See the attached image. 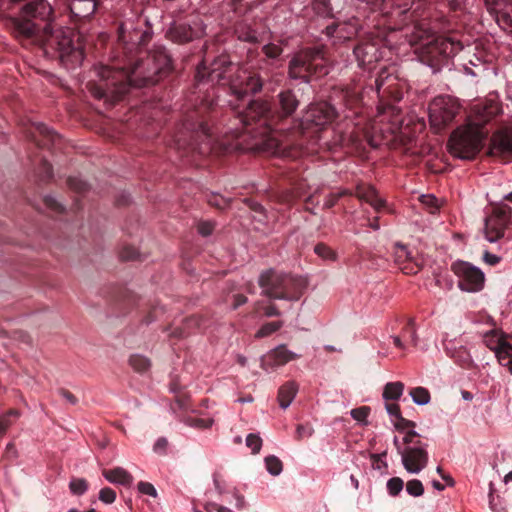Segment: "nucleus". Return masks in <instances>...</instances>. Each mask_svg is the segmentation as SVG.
<instances>
[{
	"label": "nucleus",
	"mask_w": 512,
	"mask_h": 512,
	"mask_svg": "<svg viewBox=\"0 0 512 512\" xmlns=\"http://www.w3.org/2000/svg\"><path fill=\"white\" fill-rule=\"evenodd\" d=\"M338 116L337 109L329 102L311 104L299 122L298 130L303 136L316 137L323 127L331 124Z\"/></svg>",
	"instance_id": "11"
},
{
	"label": "nucleus",
	"mask_w": 512,
	"mask_h": 512,
	"mask_svg": "<svg viewBox=\"0 0 512 512\" xmlns=\"http://www.w3.org/2000/svg\"><path fill=\"white\" fill-rule=\"evenodd\" d=\"M392 256L394 263L404 274L414 275L421 269V263L415 259L412 253L403 244L396 243L393 246Z\"/></svg>",
	"instance_id": "21"
},
{
	"label": "nucleus",
	"mask_w": 512,
	"mask_h": 512,
	"mask_svg": "<svg viewBox=\"0 0 512 512\" xmlns=\"http://www.w3.org/2000/svg\"><path fill=\"white\" fill-rule=\"evenodd\" d=\"M244 202L252 211H255L257 213L264 212V207L259 202L250 198H246Z\"/></svg>",
	"instance_id": "64"
},
{
	"label": "nucleus",
	"mask_w": 512,
	"mask_h": 512,
	"mask_svg": "<svg viewBox=\"0 0 512 512\" xmlns=\"http://www.w3.org/2000/svg\"><path fill=\"white\" fill-rule=\"evenodd\" d=\"M256 309H262L263 310V313L266 317H274V316H280L281 315V312L279 311V309L277 308V306L273 303H270L266 306H263L261 307V302L258 301L256 303Z\"/></svg>",
	"instance_id": "56"
},
{
	"label": "nucleus",
	"mask_w": 512,
	"mask_h": 512,
	"mask_svg": "<svg viewBox=\"0 0 512 512\" xmlns=\"http://www.w3.org/2000/svg\"><path fill=\"white\" fill-rule=\"evenodd\" d=\"M204 34V28L201 23L194 22L193 25L187 23L174 22L166 31V38L173 43L183 45L189 43Z\"/></svg>",
	"instance_id": "18"
},
{
	"label": "nucleus",
	"mask_w": 512,
	"mask_h": 512,
	"mask_svg": "<svg viewBox=\"0 0 512 512\" xmlns=\"http://www.w3.org/2000/svg\"><path fill=\"white\" fill-rule=\"evenodd\" d=\"M512 208L507 204H495L492 212L485 219V238L493 243L503 238L511 220Z\"/></svg>",
	"instance_id": "15"
},
{
	"label": "nucleus",
	"mask_w": 512,
	"mask_h": 512,
	"mask_svg": "<svg viewBox=\"0 0 512 512\" xmlns=\"http://www.w3.org/2000/svg\"><path fill=\"white\" fill-rule=\"evenodd\" d=\"M413 401L418 405H425L430 402V393L424 387H415L410 390Z\"/></svg>",
	"instance_id": "37"
},
{
	"label": "nucleus",
	"mask_w": 512,
	"mask_h": 512,
	"mask_svg": "<svg viewBox=\"0 0 512 512\" xmlns=\"http://www.w3.org/2000/svg\"><path fill=\"white\" fill-rule=\"evenodd\" d=\"M20 412L16 409H10L6 413L0 415V438H2L7 430L12 426L14 421L18 419Z\"/></svg>",
	"instance_id": "32"
},
{
	"label": "nucleus",
	"mask_w": 512,
	"mask_h": 512,
	"mask_svg": "<svg viewBox=\"0 0 512 512\" xmlns=\"http://www.w3.org/2000/svg\"><path fill=\"white\" fill-rule=\"evenodd\" d=\"M415 10L410 13L407 24L412 23L411 44L419 45L416 49L421 62L433 69H439L449 59L454 57L463 48L460 41L444 36L433 35L424 21H418L414 16Z\"/></svg>",
	"instance_id": "5"
},
{
	"label": "nucleus",
	"mask_w": 512,
	"mask_h": 512,
	"mask_svg": "<svg viewBox=\"0 0 512 512\" xmlns=\"http://www.w3.org/2000/svg\"><path fill=\"white\" fill-rule=\"evenodd\" d=\"M122 260H137L140 257L138 250L133 246H124L120 252Z\"/></svg>",
	"instance_id": "52"
},
{
	"label": "nucleus",
	"mask_w": 512,
	"mask_h": 512,
	"mask_svg": "<svg viewBox=\"0 0 512 512\" xmlns=\"http://www.w3.org/2000/svg\"><path fill=\"white\" fill-rule=\"evenodd\" d=\"M197 229L202 236H209L214 230V225L210 222H200Z\"/></svg>",
	"instance_id": "60"
},
{
	"label": "nucleus",
	"mask_w": 512,
	"mask_h": 512,
	"mask_svg": "<svg viewBox=\"0 0 512 512\" xmlns=\"http://www.w3.org/2000/svg\"><path fill=\"white\" fill-rule=\"evenodd\" d=\"M313 10L315 13L324 18L334 17V10L330 0H314Z\"/></svg>",
	"instance_id": "34"
},
{
	"label": "nucleus",
	"mask_w": 512,
	"mask_h": 512,
	"mask_svg": "<svg viewBox=\"0 0 512 512\" xmlns=\"http://www.w3.org/2000/svg\"><path fill=\"white\" fill-rule=\"evenodd\" d=\"M238 37L240 40L246 42L254 43L258 41V33L250 28L239 30Z\"/></svg>",
	"instance_id": "53"
},
{
	"label": "nucleus",
	"mask_w": 512,
	"mask_h": 512,
	"mask_svg": "<svg viewBox=\"0 0 512 512\" xmlns=\"http://www.w3.org/2000/svg\"><path fill=\"white\" fill-rule=\"evenodd\" d=\"M44 204L46 205L47 208H49L55 212H58V213H61L64 210L63 206L56 199H54L51 196L44 197Z\"/></svg>",
	"instance_id": "59"
},
{
	"label": "nucleus",
	"mask_w": 512,
	"mask_h": 512,
	"mask_svg": "<svg viewBox=\"0 0 512 512\" xmlns=\"http://www.w3.org/2000/svg\"><path fill=\"white\" fill-rule=\"evenodd\" d=\"M183 422L186 425L194 427V428L205 429V428H209L212 426L213 420L187 416V417L183 418Z\"/></svg>",
	"instance_id": "41"
},
{
	"label": "nucleus",
	"mask_w": 512,
	"mask_h": 512,
	"mask_svg": "<svg viewBox=\"0 0 512 512\" xmlns=\"http://www.w3.org/2000/svg\"><path fill=\"white\" fill-rule=\"evenodd\" d=\"M204 508L207 512H233L229 508L213 502L207 503Z\"/></svg>",
	"instance_id": "63"
},
{
	"label": "nucleus",
	"mask_w": 512,
	"mask_h": 512,
	"mask_svg": "<svg viewBox=\"0 0 512 512\" xmlns=\"http://www.w3.org/2000/svg\"><path fill=\"white\" fill-rule=\"evenodd\" d=\"M355 196L369 203L376 211H380L385 206V201L378 197L373 186L360 183L356 186Z\"/></svg>",
	"instance_id": "26"
},
{
	"label": "nucleus",
	"mask_w": 512,
	"mask_h": 512,
	"mask_svg": "<svg viewBox=\"0 0 512 512\" xmlns=\"http://www.w3.org/2000/svg\"><path fill=\"white\" fill-rule=\"evenodd\" d=\"M300 101L293 89H283L275 97L272 104L268 100L258 98L251 100L242 110L233 108L234 127L225 132L227 139L224 145L227 150H252L277 154L281 152V142L276 136L277 126L294 115Z\"/></svg>",
	"instance_id": "2"
},
{
	"label": "nucleus",
	"mask_w": 512,
	"mask_h": 512,
	"mask_svg": "<svg viewBox=\"0 0 512 512\" xmlns=\"http://www.w3.org/2000/svg\"><path fill=\"white\" fill-rule=\"evenodd\" d=\"M498 362L501 365L508 367L512 374V336L507 339V343L504 344L503 351L499 352Z\"/></svg>",
	"instance_id": "35"
},
{
	"label": "nucleus",
	"mask_w": 512,
	"mask_h": 512,
	"mask_svg": "<svg viewBox=\"0 0 512 512\" xmlns=\"http://www.w3.org/2000/svg\"><path fill=\"white\" fill-rule=\"evenodd\" d=\"M353 55L360 68L369 70L381 59L377 44L370 41H360L355 45Z\"/></svg>",
	"instance_id": "20"
},
{
	"label": "nucleus",
	"mask_w": 512,
	"mask_h": 512,
	"mask_svg": "<svg viewBox=\"0 0 512 512\" xmlns=\"http://www.w3.org/2000/svg\"><path fill=\"white\" fill-rule=\"evenodd\" d=\"M401 335H402L404 342H409L413 346L417 345L418 338H417L414 318L408 319L407 323L401 330Z\"/></svg>",
	"instance_id": "33"
},
{
	"label": "nucleus",
	"mask_w": 512,
	"mask_h": 512,
	"mask_svg": "<svg viewBox=\"0 0 512 512\" xmlns=\"http://www.w3.org/2000/svg\"><path fill=\"white\" fill-rule=\"evenodd\" d=\"M296 358L297 354L288 350L285 345H280L262 357L261 367L268 369L283 366Z\"/></svg>",
	"instance_id": "22"
},
{
	"label": "nucleus",
	"mask_w": 512,
	"mask_h": 512,
	"mask_svg": "<svg viewBox=\"0 0 512 512\" xmlns=\"http://www.w3.org/2000/svg\"><path fill=\"white\" fill-rule=\"evenodd\" d=\"M283 49L281 46L269 43L262 47V53L266 56L268 59H277L282 54Z\"/></svg>",
	"instance_id": "45"
},
{
	"label": "nucleus",
	"mask_w": 512,
	"mask_h": 512,
	"mask_svg": "<svg viewBox=\"0 0 512 512\" xmlns=\"http://www.w3.org/2000/svg\"><path fill=\"white\" fill-rule=\"evenodd\" d=\"M483 261L490 266H495L500 263L501 258L495 254L490 253L489 251H485L483 254Z\"/></svg>",
	"instance_id": "62"
},
{
	"label": "nucleus",
	"mask_w": 512,
	"mask_h": 512,
	"mask_svg": "<svg viewBox=\"0 0 512 512\" xmlns=\"http://www.w3.org/2000/svg\"><path fill=\"white\" fill-rule=\"evenodd\" d=\"M144 21L125 20L118 25V46L111 64L97 69L99 81L89 83V90L97 99L111 104L120 101L131 88H145L157 84L173 69L172 59L163 46H156L145 54L136 55L151 39Z\"/></svg>",
	"instance_id": "1"
},
{
	"label": "nucleus",
	"mask_w": 512,
	"mask_h": 512,
	"mask_svg": "<svg viewBox=\"0 0 512 512\" xmlns=\"http://www.w3.org/2000/svg\"><path fill=\"white\" fill-rule=\"evenodd\" d=\"M396 422L394 423V426L396 428V430L402 432L406 429H410L409 431L413 430V428H415L416 426V423L411 421V420H408L404 417L399 416L398 418H396Z\"/></svg>",
	"instance_id": "55"
},
{
	"label": "nucleus",
	"mask_w": 512,
	"mask_h": 512,
	"mask_svg": "<svg viewBox=\"0 0 512 512\" xmlns=\"http://www.w3.org/2000/svg\"><path fill=\"white\" fill-rule=\"evenodd\" d=\"M102 474L106 480L114 484H120L128 487L133 483V476L122 467L104 469Z\"/></svg>",
	"instance_id": "28"
},
{
	"label": "nucleus",
	"mask_w": 512,
	"mask_h": 512,
	"mask_svg": "<svg viewBox=\"0 0 512 512\" xmlns=\"http://www.w3.org/2000/svg\"><path fill=\"white\" fill-rule=\"evenodd\" d=\"M404 481L400 477H392L387 482V490L391 496H397L403 489Z\"/></svg>",
	"instance_id": "47"
},
{
	"label": "nucleus",
	"mask_w": 512,
	"mask_h": 512,
	"mask_svg": "<svg viewBox=\"0 0 512 512\" xmlns=\"http://www.w3.org/2000/svg\"><path fill=\"white\" fill-rule=\"evenodd\" d=\"M298 391V386L295 382L289 381L283 384L278 391V402L281 408L286 409Z\"/></svg>",
	"instance_id": "29"
},
{
	"label": "nucleus",
	"mask_w": 512,
	"mask_h": 512,
	"mask_svg": "<svg viewBox=\"0 0 512 512\" xmlns=\"http://www.w3.org/2000/svg\"><path fill=\"white\" fill-rule=\"evenodd\" d=\"M212 136L213 132L202 115V109H193L185 115L174 135L175 148L182 151V156H188L189 153L206 155L211 151Z\"/></svg>",
	"instance_id": "6"
},
{
	"label": "nucleus",
	"mask_w": 512,
	"mask_h": 512,
	"mask_svg": "<svg viewBox=\"0 0 512 512\" xmlns=\"http://www.w3.org/2000/svg\"><path fill=\"white\" fill-rule=\"evenodd\" d=\"M58 393L70 404L76 405L78 403L77 397L73 393H71L69 390H67L65 388H60L58 390Z\"/></svg>",
	"instance_id": "61"
},
{
	"label": "nucleus",
	"mask_w": 512,
	"mask_h": 512,
	"mask_svg": "<svg viewBox=\"0 0 512 512\" xmlns=\"http://www.w3.org/2000/svg\"><path fill=\"white\" fill-rule=\"evenodd\" d=\"M419 437V434L414 431H408L403 438V443L406 445L402 453V463L404 468L410 473H419L427 466L428 452L427 444L422 443L420 440H414Z\"/></svg>",
	"instance_id": "13"
},
{
	"label": "nucleus",
	"mask_w": 512,
	"mask_h": 512,
	"mask_svg": "<svg viewBox=\"0 0 512 512\" xmlns=\"http://www.w3.org/2000/svg\"><path fill=\"white\" fill-rule=\"evenodd\" d=\"M483 2L486 10L493 17L504 9L507 0H483Z\"/></svg>",
	"instance_id": "42"
},
{
	"label": "nucleus",
	"mask_w": 512,
	"mask_h": 512,
	"mask_svg": "<svg viewBox=\"0 0 512 512\" xmlns=\"http://www.w3.org/2000/svg\"><path fill=\"white\" fill-rule=\"evenodd\" d=\"M510 336L500 335L497 332H490L484 336L485 345L495 353L497 359L499 358V352L503 351L504 344L507 343V339Z\"/></svg>",
	"instance_id": "30"
},
{
	"label": "nucleus",
	"mask_w": 512,
	"mask_h": 512,
	"mask_svg": "<svg viewBox=\"0 0 512 512\" xmlns=\"http://www.w3.org/2000/svg\"><path fill=\"white\" fill-rule=\"evenodd\" d=\"M375 91L379 99V113H390L393 117L399 115L401 110L396 103L403 97V87L397 77L388 73L386 68L375 79Z\"/></svg>",
	"instance_id": "10"
},
{
	"label": "nucleus",
	"mask_w": 512,
	"mask_h": 512,
	"mask_svg": "<svg viewBox=\"0 0 512 512\" xmlns=\"http://www.w3.org/2000/svg\"><path fill=\"white\" fill-rule=\"evenodd\" d=\"M406 491L409 495L419 497L424 493V487L420 480L412 479L406 483Z\"/></svg>",
	"instance_id": "44"
},
{
	"label": "nucleus",
	"mask_w": 512,
	"mask_h": 512,
	"mask_svg": "<svg viewBox=\"0 0 512 512\" xmlns=\"http://www.w3.org/2000/svg\"><path fill=\"white\" fill-rule=\"evenodd\" d=\"M258 284L262 295L270 299L297 301L306 288V281L298 276L268 269L260 274Z\"/></svg>",
	"instance_id": "7"
},
{
	"label": "nucleus",
	"mask_w": 512,
	"mask_h": 512,
	"mask_svg": "<svg viewBox=\"0 0 512 512\" xmlns=\"http://www.w3.org/2000/svg\"><path fill=\"white\" fill-rule=\"evenodd\" d=\"M362 87L360 85H351L341 88L336 92V97L343 102V105L350 110H357L363 103ZM355 111V114H358Z\"/></svg>",
	"instance_id": "23"
},
{
	"label": "nucleus",
	"mask_w": 512,
	"mask_h": 512,
	"mask_svg": "<svg viewBox=\"0 0 512 512\" xmlns=\"http://www.w3.org/2000/svg\"><path fill=\"white\" fill-rule=\"evenodd\" d=\"M26 137L32 141L36 146L42 148H49L56 146L60 141V136L50 130L43 123H31L25 131Z\"/></svg>",
	"instance_id": "19"
},
{
	"label": "nucleus",
	"mask_w": 512,
	"mask_h": 512,
	"mask_svg": "<svg viewBox=\"0 0 512 512\" xmlns=\"http://www.w3.org/2000/svg\"><path fill=\"white\" fill-rule=\"evenodd\" d=\"M38 176L40 180L44 182L49 181L53 176L51 164L43 158L41 159L40 166L38 168Z\"/></svg>",
	"instance_id": "43"
},
{
	"label": "nucleus",
	"mask_w": 512,
	"mask_h": 512,
	"mask_svg": "<svg viewBox=\"0 0 512 512\" xmlns=\"http://www.w3.org/2000/svg\"><path fill=\"white\" fill-rule=\"evenodd\" d=\"M129 364L136 372L139 373L147 371L150 367L149 359L138 354L130 356Z\"/></svg>",
	"instance_id": "36"
},
{
	"label": "nucleus",
	"mask_w": 512,
	"mask_h": 512,
	"mask_svg": "<svg viewBox=\"0 0 512 512\" xmlns=\"http://www.w3.org/2000/svg\"><path fill=\"white\" fill-rule=\"evenodd\" d=\"M195 79L198 83L211 82L228 86L236 100L260 93L265 78L256 70L237 68L226 55L217 57L209 67L202 63L198 66Z\"/></svg>",
	"instance_id": "4"
},
{
	"label": "nucleus",
	"mask_w": 512,
	"mask_h": 512,
	"mask_svg": "<svg viewBox=\"0 0 512 512\" xmlns=\"http://www.w3.org/2000/svg\"><path fill=\"white\" fill-rule=\"evenodd\" d=\"M369 413L370 408L368 406H362L351 410V416L359 422H364Z\"/></svg>",
	"instance_id": "57"
},
{
	"label": "nucleus",
	"mask_w": 512,
	"mask_h": 512,
	"mask_svg": "<svg viewBox=\"0 0 512 512\" xmlns=\"http://www.w3.org/2000/svg\"><path fill=\"white\" fill-rule=\"evenodd\" d=\"M24 2L10 16L14 36L24 44L38 45L44 54L59 60L67 68L80 65L84 52L73 41V32L53 23V9L46 0H0V11Z\"/></svg>",
	"instance_id": "3"
},
{
	"label": "nucleus",
	"mask_w": 512,
	"mask_h": 512,
	"mask_svg": "<svg viewBox=\"0 0 512 512\" xmlns=\"http://www.w3.org/2000/svg\"><path fill=\"white\" fill-rule=\"evenodd\" d=\"M67 184L70 189L74 190L77 193H83L88 190V184L78 177H69L67 179Z\"/></svg>",
	"instance_id": "48"
},
{
	"label": "nucleus",
	"mask_w": 512,
	"mask_h": 512,
	"mask_svg": "<svg viewBox=\"0 0 512 512\" xmlns=\"http://www.w3.org/2000/svg\"><path fill=\"white\" fill-rule=\"evenodd\" d=\"M70 13L75 21H86L95 13L99 0H68Z\"/></svg>",
	"instance_id": "24"
},
{
	"label": "nucleus",
	"mask_w": 512,
	"mask_h": 512,
	"mask_svg": "<svg viewBox=\"0 0 512 512\" xmlns=\"http://www.w3.org/2000/svg\"><path fill=\"white\" fill-rule=\"evenodd\" d=\"M138 490L142 494H146V495H149L152 497L157 496V491H156L155 487L149 482L140 481L138 483Z\"/></svg>",
	"instance_id": "58"
},
{
	"label": "nucleus",
	"mask_w": 512,
	"mask_h": 512,
	"mask_svg": "<svg viewBox=\"0 0 512 512\" xmlns=\"http://www.w3.org/2000/svg\"><path fill=\"white\" fill-rule=\"evenodd\" d=\"M451 270L458 276V286L462 291L479 292L485 283L484 273L469 262L457 261L451 265Z\"/></svg>",
	"instance_id": "16"
},
{
	"label": "nucleus",
	"mask_w": 512,
	"mask_h": 512,
	"mask_svg": "<svg viewBox=\"0 0 512 512\" xmlns=\"http://www.w3.org/2000/svg\"><path fill=\"white\" fill-rule=\"evenodd\" d=\"M461 111L457 100L449 96H438L429 105V121L436 133L445 130L453 123Z\"/></svg>",
	"instance_id": "12"
},
{
	"label": "nucleus",
	"mask_w": 512,
	"mask_h": 512,
	"mask_svg": "<svg viewBox=\"0 0 512 512\" xmlns=\"http://www.w3.org/2000/svg\"><path fill=\"white\" fill-rule=\"evenodd\" d=\"M489 155L498 157L505 163L512 161V128L505 127L493 133Z\"/></svg>",
	"instance_id": "17"
},
{
	"label": "nucleus",
	"mask_w": 512,
	"mask_h": 512,
	"mask_svg": "<svg viewBox=\"0 0 512 512\" xmlns=\"http://www.w3.org/2000/svg\"><path fill=\"white\" fill-rule=\"evenodd\" d=\"M485 135L480 126L467 124L456 128L450 135L447 148L451 155L462 160H472L483 147Z\"/></svg>",
	"instance_id": "9"
},
{
	"label": "nucleus",
	"mask_w": 512,
	"mask_h": 512,
	"mask_svg": "<svg viewBox=\"0 0 512 512\" xmlns=\"http://www.w3.org/2000/svg\"><path fill=\"white\" fill-rule=\"evenodd\" d=\"M314 252L323 260L334 261L336 260V252L325 243H318L314 247Z\"/></svg>",
	"instance_id": "38"
},
{
	"label": "nucleus",
	"mask_w": 512,
	"mask_h": 512,
	"mask_svg": "<svg viewBox=\"0 0 512 512\" xmlns=\"http://www.w3.org/2000/svg\"><path fill=\"white\" fill-rule=\"evenodd\" d=\"M70 490L76 495L84 494L88 489V483L85 479H73L69 484Z\"/></svg>",
	"instance_id": "50"
},
{
	"label": "nucleus",
	"mask_w": 512,
	"mask_h": 512,
	"mask_svg": "<svg viewBox=\"0 0 512 512\" xmlns=\"http://www.w3.org/2000/svg\"><path fill=\"white\" fill-rule=\"evenodd\" d=\"M265 465L268 472L274 476L279 475L283 469L281 460L274 455H270L265 458Z\"/></svg>",
	"instance_id": "39"
},
{
	"label": "nucleus",
	"mask_w": 512,
	"mask_h": 512,
	"mask_svg": "<svg viewBox=\"0 0 512 512\" xmlns=\"http://www.w3.org/2000/svg\"><path fill=\"white\" fill-rule=\"evenodd\" d=\"M404 390V384L402 382H389L385 385L383 390V398L386 401L398 400Z\"/></svg>",
	"instance_id": "31"
},
{
	"label": "nucleus",
	"mask_w": 512,
	"mask_h": 512,
	"mask_svg": "<svg viewBox=\"0 0 512 512\" xmlns=\"http://www.w3.org/2000/svg\"><path fill=\"white\" fill-rule=\"evenodd\" d=\"M493 18L496 20V22L502 26L504 29H511L512 30V16L508 12H499Z\"/></svg>",
	"instance_id": "51"
},
{
	"label": "nucleus",
	"mask_w": 512,
	"mask_h": 512,
	"mask_svg": "<svg viewBox=\"0 0 512 512\" xmlns=\"http://www.w3.org/2000/svg\"><path fill=\"white\" fill-rule=\"evenodd\" d=\"M305 193L304 184L298 183L292 189H286L275 193L273 197L278 203L291 207Z\"/></svg>",
	"instance_id": "27"
},
{
	"label": "nucleus",
	"mask_w": 512,
	"mask_h": 512,
	"mask_svg": "<svg viewBox=\"0 0 512 512\" xmlns=\"http://www.w3.org/2000/svg\"><path fill=\"white\" fill-rule=\"evenodd\" d=\"M359 28L357 19H351L342 23L334 22L326 27V34L338 39L348 40L358 34Z\"/></svg>",
	"instance_id": "25"
},
{
	"label": "nucleus",
	"mask_w": 512,
	"mask_h": 512,
	"mask_svg": "<svg viewBox=\"0 0 512 512\" xmlns=\"http://www.w3.org/2000/svg\"><path fill=\"white\" fill-rule=\"evenodd\" d=\"M451 357L455 360L456 363L463 367L469 365L471 362V356L469 352L463 347L452 353Z\"/></svg>",
	"instance_id": "46"
},
{
	"label": "nucleus",
	"mask_w": 512,
	"mask_h": 512,
	"mask_svg": "<svg viewBox=\"0 0 512 512\" xmlns=\"http://www.w3.org/2000/svg\"><path fill=\"white\" fill-rule=\"evenodd\" d=\"M99 499L106 504H111L116 499V492L110 487H104L99 492Z\"/></svg>",
	"instance_id": "54"
},
{
	"label": "nucleus",
	"mask_w": 512,
	"mask_h": 512,
	"mask_svg": "<svg viewBox=\"0 0 512 512\" xmlns=\"http://www.w3.org/2000/svg\"><path fill=\"white\" fill-rule=\"evenodd\" d=\"M328 58L322 47L306 48L295 53L288 64V77L308 83L313 76L327 75Z\"/></svg>",
	"instance_id": "8"
},
{
	"label": "nucleus",
	"mask_w": 512,
	"mask_h": 512,
	"mask_svg": "<svg viewBox=\"0 0 512 512\" xmlns=\"http://www.w3.org/2000/svg\"><path fill=\"white\" fill-rule=\"evenodd\" d=\"M246 446L249 447L253 454H256L260 451L262 447V439L257 434H248L246 437Z\"/></svg>",
	"instance_id": "49"
},
{
	"label": "nucleus",
	"mask_w": 512,
	"mask_h": 512,
	"mask_svg": "<svg viewBox=\"0 0 512 512\" xmlns=\"http://www.w3.org/2000/svg\"><path fill=\"white\" fill-rule=\"evenodd\" d=\"M283 325L282 321L268 322L261 326V328L255 334L256 338L267 337L272 333L278 331Z\"/></svg>",
	"instance_id": "40"
},
{
	"label": "nucleus",
	"mask_w": 512,
	"mask_h": 512,
	"mask_svg": "<svg viewBox=\"0 0 512 512\" xmlns=\"http://www.w3.org/2000/svg\"><path fill=\"white\" fill-rule=\"evenodd\" d=\"M364 9L377 13L383 18H401L407 24L414 0H356Z\"/></svg>",
	"instance_id": "14"
}]
</instances>
